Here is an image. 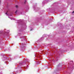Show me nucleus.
Here are the masks:
<instances>
[{
	"label": "nucleus",
	"instance_id": "2",
	"mask_svg": "<svg viewBox=\"0 0 74 74\" xmlns=\"http://www.w3.org/2000/svg\"><path fill=\"white\" fill-rule=\"evenodd\" d=\"M74 11L72 12L73 13H74Z\"/></svg>",
	"mask_w": 74,
	"mask_h": 74
},
{
	"label": "nucleus",
	"instance_id": "1",
	"mask_svg": "<svg viewBox=\"0 0 74 74\" xmlns=\"http://www.w3.org/2000/svg\"><path fill=\"white\" fill-rule=\"evenodd\" d=\"M16 8H18V5H16Z\"/></svg>",
	"mask_w": 74,
	"mask_h": 74
},
{
	"label": "nucleus",
	"instance_id": "3",
	"mask_svg": "<svg viewBox=\"0 0 74 74\" xmlns=\"http://www.w3.org/2000/svg\"><path fill=\"white\" fill-rule=\"evenodd\" d=\"M5 14H6V15H7V13H6Z\"/></svg>",
	"mask_w": 74,
	"mask_h": 74
},
{
	"label": "nucleus",
	"instance_id": "4",
	"mask_svg": "<svg viewBox=\"0 0 74 74\" xmlns=\"http://www.w3.org/2000/svg\"><path fill=\"white\" fill-rule=\"evenodd\" d=\"M16 12H17V11H16Z\"/></svg>",
	"mask_w": 74,
	"mask_h": 74
}]
</instances>
